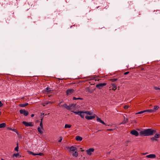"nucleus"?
Segmentation results:
<instances>
[{"label":"nucleus","mask_w":160,"mask_h":160,"mask_svg":"<svg viewBox=\"0 0 160 160\" xmlns=\"http://www.w3.org/2000/svg\"><path fill=\"white\" fill-rule=\"evenodd\" d=\"M53 102H51L50 101H48V104H52V103H53Z\"/></svg>","instance_id":"45"},{"label":"nucleus","mask_w":160,"mask_h":160,"mask_svg":"<svg viewBox=\"0 0 160 160\" xmlns=\"http://www.w3.org/2000/svg\"><path fill=\"white\" fill-rule=\"evenodd\" d=\"M146 157L148 158H155L156 156L155 154H151L146 156Z\"/></svg>","instance_id":"9"},{"label":"nucleus","mask_w":160,"mask_h":160,"mask_svg":"<svg viewBox=\"0 0 160 160\" xmlns=\"http://www.w3.org/2000/svg\"><path fill=\"white\" fill-rule=\"evenodd\" d=\"M86 114L85 112L82 111L80 115V116L82 118H84V117L85 114Z\"/></svg>","instance_id":"16"},{"label":"nucleus","mask_w":160,"mask_h":160,"mask_svg":"<svg viewBox=\"0 0 160 160\" xmlns=\"http://www.w3.org/2000/svg\"><path fill=\"white\" fill-rule=\"evenodd\" d=\"M145 112H153L154 111L152 109L146 110H145Z\"/></svg>","instance_id":"24"},{"label":"nucleus","mask_w":160,"mask_h":160,"mask_svg":"<svg viewBox=\"0 0 160 160\" xmlns=\"http://www.w3.org/2000/svg\"><path fill=\"white\" fill-rule=\"evenodd\" d=\"M148 154V153H147V152H146V153H143L142 154H143V155H146V154Z\"/></svg>","instance_id":"47"},{"label":"nucleus","mask_w":160,"mask_h":160,"mask_svg":"<svg viewBox=\"0 0 160 160\" xmlns=\"http://www.w3.org/2000/svg\"><path fill=\"white\" fill-rule=\"evenodd\" d=\"M28 105V103H24L21 104L20 105V106L22 107H24L27 106Z\"/></svg>","instance_id":"20"},{"label":"nucleus","mask_w":160,"mask_h":160,"mask_svg":"<svg viewBox=\"0 0 160 160\" xmlns=\"http://www.w3.org/2000/svg\"><path fill=\"white\" fill-rule=\"evenodd\" d=\"M128 119L127 118H125L124 117V120L123 121V122L122 123H121V124H124L126 123L127 122H128Z\"/></svg>","instance_id":"23"},{"label":"nucleus","mask_w":160,"mask_h":160,"mask_svg":"<svg viewBox=\"0 0 160 160\" xmlns=\"http://www.w3.org/2000/svg\"><path fill=\"white\" fill-rule=\"evenodd\" d=\"M37 154L36 153H33V155H37Z\"/></svg>","instance_id":"49"},{"label":"nucleus","mask_w":160,"mask_h":160,"mask_svg":"<svg viewBox=\"0 0 160 160\" xmlns=\"http://www.w3.org/2000/svg\"><path fill=\"white\" fill-rule=\"evenodd\" d=\"M2 103L0 101V107H2Z\"/></svg>","instance_id":"44"},{"label":"nucleus","mask_w":160,"mask_h":160,"mask_svg":"<svg viewBox=\"0 0 160 160\" xmlns=\"http://www.w3.org/2000/svg\"><path fill=\"white\" fill-rule=\"evenodd\" d=\"M99 131V130H98V131L97 132H98Z\"/></svg>","instance_id":"53"},{"label":"nucleus","mask_w":160,"mask_h":160,"mask_svg":"<svg viewBox=\"0 0 160 160\" xmlns=\"http://www.w3.org/2000/svg\"><path fill=\"white\" fill-rule=\"evenodd\" d=\"M50 91V88H49L48 87H47L46 88H45V89L44 90V91L45 92H49Z\"/></svg>","instance_id":"19"},{"label":"nucleus","mask_w":160,"mask_h":160,"mask_svg":"<svg viewBox=\"0 0 160 160\" xmlns=\"http://www.w3.org/2000/svg\"><path fill=\"white\" fill-rule=\"evenodd\" d=\"M1 112L0 111V115H1Z\"/></svg>","instance_id":"50"},{"label":"nucleus","mask_w":160,"mask_h":160,"mask_svg":"<svg viewBox=\"0 0 160 160\" xmlns=\"http://www.w3.org/2000/svg\"><path fill=\"white\" fill-rule=\"evenodd\" d=\"M22 123L26 127H32L34 125L33 123L32 122H27L26 121H23Z\"/></svg>","instance_id":"2"},{"label":"nucleus","mask_w":160,"mask_h":160,"mask_svg":"<svg viewBox=\"0 0 160 160\" xmlns=\"http://www.w3.org/2000/svg\"><path fill=\"white\" fill-rule=\"evenodd\" d=\"M9 129L11 130H12V131H15L16 130V129H12V128H10Z\"/></svg>","instance_id":"42"},{"label":"nucleus","mask_w":160,"mask_h":160,"mask_svg":"<svg viewBox=\"0 0 160 160\" xmlns=\"http://www.w3.org/2000/svg\"><path fill=\"white\" fill-rule=\"evenodd\" d=\"M42 118H42L41 119V121L40 123L39 127H40V128H41V129H42V130H43L44 129L43 128V125L42 123Z\"/></svg>","instance_id":"14"},{"label":"nucleus","mask_w":160,"mask_h":160,"mask_svg":"<svg viewBox=\"0 0 160 160\" xmlns=\"http://www.w3.org/2000/svg\"><path fill=\"white\" fill-rule=\"evenodd\" d=\"M130 133L136 137L138 136L139 135L138 132L134 130L131 131L130 132Z\"/></svg>","instance_id":"7"},{"label":"nucleus","mask_w":160,"mask_h":160,"mask_svg":"<svg viewBox=\"0 0 160 160\" xmlns=\"http://www.w3.org/2000/svg\"><path fill=\"white\" fill-rule=\"evenodd\" d=\"M160 135L158 134H156L154 136V137L156 138H159Z\"/></svg>","instance_id":"31"},{"label":"nucleus","mask_w":160,"mask_h":160,"mask_svg":"<svg viewBox=\"0 0 160 160\" xmlns=\"http://www.w3.org/2000/svg\"><path fill=\"white\" fill-rule=\"evenodd\" d=\"M34 114H32L31 115V117H34Z\"/></svg>","instance_id":"48"},{"label":"nucleus","mask_w":160,"mask_h":160,"mask_svg":"<svg viewBox=\"0 0 160 160\" xmlns=\"http://www.w3.org/2000/svg\"><path fill=\"white\" fill-rule=\"evenodd\" d=\"M82 139V138L79 136H77L76 137V139L78 141H81Z\"/></svg>","instance_id":"15"},{"label":"nucleus","mask_w":160,"mask_h":160,"mask_svg":"<svg viewBox=\"0 0 160 160\" xmlns=\"http://www.w3.org/2000/svg\"><path fill=\"white\" fill-rule=\"evenodd\" d=\"M62 106V107L66 108L68 110H69L71 109V107L72 106V105H71L68 106L65 103L63 104Z\"/></svg>","instance_id":"8"},{"label":"nucleus","mask_w":160,"mask_h":160,"mask_svg":"<svg viewBox=\"0 0 160 160\" xmlns=\"http://www.w3.org/2000/svg\"><path fill=\"white\" fill-rule=\"evenodd\" d=\"M20 113L21 114H22L25 116H27L28 114V111L25 110L24 109H21L19 111Z\"/></svg>","instance_id":"4"},{"label":"nucleus","mask_w":160,"mask_h":160,"mask_svg":"<svg viewBox=\"0 0 160 160\" xmlns=\"http://www.w3.org/2000/svg\"><path fill=\"white\" fill-rule=\"evenodd\" d=\"M43 130H42V129H41V128L40 127H38V131L39 132V133L41 134H42L43 133Z\"/></svg>","instance_id":"18"},{"label":"nucleus","mask_w":160,"mask_h":160,"mask_svg":"<svg viewBox=\"0 0 160 160\" xmlns=\"http://www.w3.org/2000/svg\"><path fill=\"white\" fill-rule=\"evenodd\" d=\"M97 121L99 122H100L103 124L106 125V124L100 118H99L98 117H97Z\"/></svg>","instance_id":"12"},{"label":"nucleus","mask_w":160,"mask_h":160,"mask_svg":"<svg viewBox=\"0 0 160 160\" xmlns=\"http://www.w3.org/2000/svg\"><path fill=\"white\" fill-rule=\"evenodd\" d=\"M71 126L72 125H71L66 124L65 125L64 128H71Z\"/></svg>","instance_id":"25"},{"label":"nucleus","mask_w":160,"mask_h":160,"mask_svg":"<svg viewBox=\"0 0 160 160\" xmlns=\"http://www.w3.org/2000/svg\"><path fill=\"white\" fill-rule=\"evenodd\" d=\"M48 104V101H46L42 103V105L43 106H45Z\"/></svg>","instance_id":"26"},{"label":"nucleus","mask_w":160,"mask_h":160,"mask_svg":"<svg viewBox=\"0 0 160 160\" xmlns=\"http://www.w3.org/2000/svg\"><path fill=\"white\" fill-rule=\"evenodd\" d=\"M6 126V124L5 123H3L0 124V128H4Z\"/></svg>","instance_id":"21"},{"label":"nucleus","mask_w":160,"mask_h":160,"mask_svg":"<svg viewBox=\"0 0 160 160\" xmlns=\"http://www.w3.org/2000/svg\"><path fill=\"white\" fill-rule=\"evenodd\" d=\"M43 154L42 153H37V155H40V156H42V155Z\"/></svg>","instance_id":"40"},{"label":"nucleus","mask_w":160,"mask_h":160,"mask_svg":"<svg viewBox=\"0 0 160 160\" xmlns=\"http://www.w3.org/2000/svg\"><path fill=\"white\" fill-rule=\"evenodd\" d=\"M69 148L70 152H74L77 150L76 148L73 146Z\"/></svg>","instance_id":"11"},{"label":"nucleus","mask_w":160,"mask_h":160,"mask_svg":"<svg viewBox=\"0 0 160 160\" xmlns=\"http://www.w3.org/2000/svg\"><path fill=\"white\" fill-rule=\"evenodd\" d=\"M72 155L73 157H77L78 156V152L77 151H75L74 152L72 153Z\"/></svg>","instance_id":"17"},{"label":"nucleus","mask_w":160,"mask_h":160,"mask_svg":"<svg viewBox=\"0 0 160 160\" xmlns=\"http://www.w3.org/2000/svg\"><path fill=\"white\" fill-rule=\"evenodd\" d=\"M159 107L157 105H155L154 106V110H157L158 109Z\"/></svg>","instance_id":"29"},{"label":"nucleus","mask_w":160,"mask_h":160,"mask_svg":"<svg viewBox=\"0 0 160 160\" xmlns=\"http://www.w3.org/2000/svg\"><path fill=\"white\" fill-rule=\"evenodd\" d=\"M111 85L113 87L112 88V90L115 91V90L116 89L117 86V85L116 84L114 83H112Z\"/></svg>","instance_id":"13"},{"label":"nucleus","mask_w":160,"mask_h":160,"mask_svg":"<svg viewBox=\"0 0 160 160\" xmlns=\"http://www.w3.org/2000/svg\"><path fill=\"white\" fill-rule=\"evenodd\" d=\"M129 73V72H125L124 73V75H126L128 74Z\"/></svg>","instance_id":"39"},{"label":"nucleus","mask_w":160,"mask_h":160,"mask_svg":"<svg viewBox=\"0 0 160 160\" xmlns=\"http://www.w3.org/2000/svg\"><path fill=\"white\" fill-rule=\"evenodd\" d=\"M81 151L82 152V151H84V150H81Z\"/></svg>","instance_id":"51"},{"label":"nucleus","mask_w":160,"mask_h":160,"mask_svg":"<svg viewBox=\"0 0 160 160\" xmlns=\"http://www.w3.org/2000/svg\"><path fill=\"white\" fill-rule=\"evenodd\" d=\"M60 139L58 141L59 142H61L62 140V138L61 137H60Z\"/></svg>","instance_id":"41"},{"label":"nucleus","mask_w":160,"mask_h":160,"mask_svg":"<svg viewBox=\"0 0 160 160\" xmlns=\"http://www.w3.org/2000/svg\"><path fill=\"white\" fill-rule=\"evenodd\" d=\"M73 100H82V98H76L75 97H73Z\"/></svg>","instance_id":"27"},{"label":"nucleus","mask_w":160,"mask_h":160,"mask_svg":"<svg viewBox=\"0 0 160 160\" xmlns=\"http://www.w3.org/2000/svg\"><path fill=\"white\" fill-rule=\"evenodd\" d=\"M117 80V79H111V80L112 82H114L115 81H116Z\"/></svg>","instance_id":"36"},{"label":"nucleus","mask_w":160,"mask_h":160,"mask_svg":"<svg viewBox=\"0 0 160 160\" xmlns=\"http://www.w3.org/2000/svg\"><path fill=\"white\" fill-rule=\"evenodd\" d=\"M72 112H73V113H74L76 114H78L80 116L81 113V112L82 111L76 112V111H72Z\"/></svg>","instance_id":"22"},{"label":"nucleus","mask_w":160,"mask_h":160,"mask_svg":"<svg viewBox=\"0 0 160 160\" xmlns=\"http://www.w3.org/2000/svg\"><path fill=\"white\" fill-rule=\"evenodd\" d=\"M94 151V149L93 148H90L86 151L87 153L89 155H91L92 154V152H93Z\"/></svg>","instance_id":"6"},{"label":"nucleus","mask_w":160,"mask_h":160,"mask_svg":"<svg viewBox=\"0 0 160 160\" xmlns=\"http://www.w3.org/2000/svg\"><path fill=\"white\" fill-rule=\"evenodd\" d=\"M151 139L152 141H154V140H155V141L157 140V139L155 138V137H154L151 138Z\"/></svg>","instance_id":"34"},{"label":"nucleus","mask_w":160,"mask_h":160,"mask_svg":"<svg viewBox=\"0 0 160 160\" xmlns=\"http://www.w3.org/2000/svg\"><path fill=\"white\" fill-rule=\"evenodd\" d=\"M107 130L108 131H112L113 130V129H108Z\"/></svg>","instance_id":"46"},{"label":"nucleus","mask_w":160,"mask_h":160,"mask_svg":"<svg viewBox=\"0 0 160 160\" xmlns=\"http://www.w3.org/2000/svg\"><path fill=\"white\" fill-rule=\"evenodd\" d=\"M107 83H99L96 85V87L99 89H101Z\"/></svg>","instance_id":"3"},{"label":"nucleus","mask_w":160,"mask_h":160,"mask_svg":"<svg viewBox=\"0 0 160 160\" xmlns=\"http://www.w3.org/2000/svg\"><path fill=\"white\" fill-rule=\"evenodd\" d=\"M19 153H14V154H13V157H17L18 156H19Z\"/></svg>","instance_id":"32"},{"label":"nucleus","mask_w":160,"mask_h":160,"mask_svg":"<svg viewBox=\"0 0 160 160\" xmlns=\"http://www.w3.org/2000/svg\"><path fill=\"white\" fill-rule=\"evenodd\" d=\"M94 78H95L94 77H91L90 79H88V80H93L94 79Z\"/></svg>","instance_id":"43"},{"label":"nucleus","mask_w":160,"mask_h":160,"mask_svg":"<svg viewBox=\"0 0 160 160\" xmlns=\"http://www.w3.org/2000/svg\"><path fill=\"white\" fill-rule=\"evenodd\" d=\"M129 108L128 106L125 105L124 106V108L125 109H127Z\"/></svg>","instance_id":"37"},{"label":"nucleus","mask_w":160,"mask_h":160,"mask_svg":"<svg viewBox=\"0 0 160 160\" xmlns=\"http://www.w3.org/2000/svg\"><path fill=\"white\" fill-rule=\"evenodd\" d=\"M154 88L156 90H160V88H158V87H154Z\"/></svg>","instance_id":"35"},{"label":"nucleus","mask_w":160,"mask_h":160,"mask_svg":"<svg viewBox=\"0 0 160 160\" xmlns=\"http://www.w3.org/2000/svg\"><path fill=\"white\" fill-rule=\"evenodd\" d=\"M80 149H81V150H82V148H81Z\"/></svg>","instance_id":"52"},{"label":"nucleus","mask_w":160,"mask_h":160,"mask_svg":"<svg viewBox=\"0 0 160 160\" xmlns=\"http://www.w3.org/2000/svg\"><path fill=\"white\" fill-rule=\"evenodd\" d=\"M86 114L91 115L92 113L89 111H85Z\"/></svg>","instance_id":"33"},{"label":"nucleus","mask_w":160,"mask_h":160,"mask_svg":"<svg viewBox=\"0 0 160 160\" xmlns=\"http://www.w3.org/2000/svg\"><path fill=\"white\" fill-rule=\"evenodd\" d=\"M61 102H60L58 104V105L59 107H62V105H61Z\"/></svg>","instance_id":"38"},{"label":"nucleus","mask_w":160,"mask_h":160,"mask_svg":"<svg viewBox=\"0 0 160 160\" xmlns=\"http://www.w3.org/2000/svg\"><path fill=\"white\" fill-rule=\"evenodd\" d=\"M95 116L94 115L92 116H85V118L87 120H91L95 118Z\"/></svg>","instance_id":"10"},{"label":"nucleus","mask_w":160,"mask_h":160,"mask_svg":"<svg viewBox=\"0 0 160 160\" xmlns=\"http://www.w3.org/2000/svg\"><path fill=\"white\" fill-rule=\"evenodd\" d=\"M156 132V131L155 130L151 128H148L141 131L140 133L141 135L146 136L152 135L154 133H155Z\"/></svg>","instance_id":"1"},{"label":"nucleus","mask_w":160,"mask_h":160,"mask_svg":"<svg viewBox=\"0 0 160 160\" xmlns=\"http://www.w3.org/2000/svg\"><path fill=\"white\" fill-rule=\"evenodd\" d=\"M145 110H143V111H140V112H139L137 113H136V114H142V113H143L144 112H145Z\"/></svg>","instance_id":"28"},{"label":"nucleus","mask_w":160,"mask_h":160,"mask_svg":"<svg viewBox=\"0 0 160 160\" xmlns=\"http://www.w3.org/2000/svg\"><path fill=\"white\" fill-rule=\"evenodd\" d=\"M74 92L73 89H68L66 91V94L67 96L70 95L73 93Z\"/></svg>","instance_id":"5"},{"label":"nucleus","mask_w":160,"mask_h":160,"mask_svg":"<svg viewBox=\"0 0 160 160\" xmlns=\"http://www.w3.org/2000/svg\"><path fill=\"white\" fill-rule=\"evenodd\" d=\"M14 150L18 152V143H17V146L15 148Z\"/></svg>","instance_id":"30"}]
</instances>
